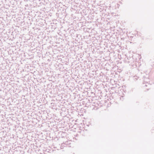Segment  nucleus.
<instances>
[{
    "mask_svg": "<svg viewBox=\"0 0 154 154\" xmlns=\"http://www.w3.org/2000/svg\"><path fill=\"white\" fill-rule=\"evenodd\" d=\"M148 85H146V84H145L144 85V87H147Z\"/></svg>",
    "mask_w": 154,
    "mask_h": 154,
    "instance_id": "f03ea898",
    "label": "nucleus"
},
{
    "mask_svg": "<svg viewBox=\"0 0 154 154\" xmlns=\"http://www.w3.org/2000/svg\"><path fill=\"white\" fill-rule=\"evenodd\" d=\"M124 99V96H121L120 97V100H123Z\"/></svg>",
    "mask_w": 154,
    "mask_h": 154,
    "instance_id": "f257e3e1",
    "label": "nucleus"
},
{
    "mask_svg": "<svg viewBox=\"0 0 154 154\" xmlns=\"http://www.w3.org/2000/svg\"><path fill=\"white\" fill-rule=\"evenodd\" d=\"M148 84V85H149V84Z\"/></svg>",
    "mask_w": 154,
    "mask_h": 154,
    "instance_id": "7ed1b4c3",
    "label": "nucleus"
}]
</instances>
